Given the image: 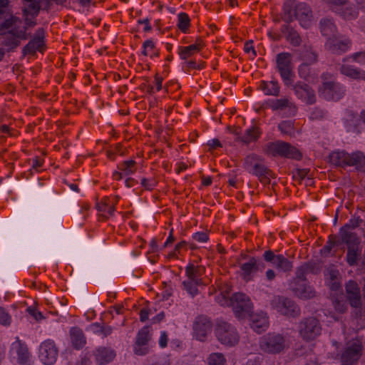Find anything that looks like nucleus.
Wrapping results in <instances>:
<instances>
[{
  "mask_svg": "<svg viewBox=\"0 0 365 365\" xmlns=\"http://www.w3.org/2000/svg\"><path fill=\"white\" fill-rule=\"evenodd\" d=\"M351 44V41L348 38H329L325 43V47L331 53L341 55L350 49Z\"/></svg>",
  "mask_w": 365,
  "mask_h": 365,
  "instance_id": "nucleus-18",
  "label": "nucleus"
},
{
  "mask_svg": "<svg viewBox=\"0 0 365 365\" xmlns=\"http://www.w3.org/2000/svg\"><path fill=\"white\" fill-rule=\"evenodd\" d=\"M141 185L147 190H152L155 186L156 182L154 180H148L146 178H143Z\"/></svg>",
  "mask_w": 365,
  "mask_h": 365,
  "instance_id": "nucleus-61",
  "label": "nucleus"
},
{
  "mask_svg": "<svg viewBox=\"0 0 365 365\" xmlns=\"http://www.w3.org/2000/svg\"><path fill=\"white\" fill-rule=\"evenodd\" d=\"M11 314L4 307H0V324L8 327L11 325Z\"/></svg>",
  "mask_w": 365,
  "mask_h": 365,
  "instance_id": "nucleus-47",
  "label": "nucleus"
},
{
  "mask_svg": "<svg viewBox=\"0 0 365 365\" xmlns=\"http://www.w3.org/2000/svg\"><path fill=\"white\" fill-rule=\"evenodd\" d=\"M150 340L148 327L141 329L136 336V344L138 346H145Z\"/></svg>",
  "mask_w": 365,
  "mask_h": 365,
  "instance_id": "nucleus-43",
  "label": "nucleus"
},
{
  "mask_svg": "<svg viewBox=\"0 0 365 365\" xmlns=\"http://www.w3.org/2000/svg\"><path fill=\"white\" fill-rule=\"evenodd\" d=\"M361 252H347V262L350 265L356 264Z\"/></svg>",
  "mask_w": 365,
  "mask_h": 365,
  "instance_id": "nucleus-56",
  "label": "nucleus"
},
{
  "mask_svg": "<svg viewBox=\"0 0 365 365\" xmlns=\"http://www.w3.org/2000/svg\"><path fill=\"white\" fill-rule=\"evenodd\" d=\"M336 27L332 20L323 19L320 21V31L324 36H331L335 33Z\"/></svg>",
  "mask_w": 365,
  "mask_h": 365,
  "instance_id": "nucleus-38",
  "label": "nucleus"
},
{
  "mask_svg": "<svg viewBox=\"0 0 365 365\" xmlns=\"http://www.w3.org/2000/svg\"><path fill=\"white\" fill-rule=\"evenodd\" d=\"M226 359L222 353H212L207 358V364L209 365H225Z\"/></svg>",
  "mask_w": 365,
  "mask_h": 365,
  "instance_id": "nucleus-42",
  "label": "nucleus"
},
{
  "mask_svg": "<svg viewBox=\"0 0 365 365\" xmlns=\"http://www.w3.org/2000/svg\"><path fill=\"white\" fill-rule=\"evenodd\" d=\"M320 96L327 101H339L346 93V88L341 83L335 81H327L322 83L319 89Z\"/></svg>",
  "mask_w": 365,
  "mask_h": 365,
  "instance_id": "nucleus-10",
  "label": "nucleus"
},
{
  "mask_svg": "<svg viewBox=\"0 0 365 365\" xmlns=\"http://www.w3.org/2000/svg\"><path fill=\"white\" fill-rule=\"evenodd\" d=\"M173 229H171L168 238L167 239L166 242H165L161 247H159L157 244L156 240L155 239H153L150 242V247L153 250H155V249L156 250H158V249L163 250V249L167 248L168 245L173 243L174 241V237L173 236Z\"/></svg>",
  "mask_w": 365,
  "mask_h": 365,
  "instance_id": "nucleus-49",
  "label": "nucleus"
},
{
  "mask_svg": "<svg viewBox=\"0 0 365 365\" xmlns=\"http://www.w3.org/2000/svg\"><path fill=\"white\" fill-rule=\"evenodd\" d=\"M194 240L199 242H204L208 240V236L205 232H196L192 235Z\"/></svg>",
  "mask_w": 365,
  "mask_h": 365,
  "instance_id": "nucleus-58",
  "label": "nucleus"
},
{
  "mask_svg": "<svg viewBox=\"0 0 365 365\" xmlns=\"http://www.w3.org/2000/svg\"><path fill=\"white\" fill-rule=\"evenodd\" d=\"M289 87H292L297 98L307 104H313L316 101L314 91L304 82L298 81L294 83L293 81L292 85Z\"/></svg>",
  "mask_w": 365,
  "mask_h": 365,
  "instance_id": "nucleus-15",
  "label": "nucleus"
},
{
  "mask_svg": "<svg viewBox=\"0 0 365 365\" xmlns=\"http://www.w3.org/2000/svg\"><path fill=\"white\" fill-rule=\"evenodd\" d=\"M304 63L312 64L317 61V54L312 49H307L302 55Z\"/></svg>",
  "mask_w": 365,
  "mask_h": 365,
  "instance_id": "nucleus-48",
  "label": "nucleus"
},
{
  "mask_svg": "<svg viewBox=\"0 0 365 365\" xmlns=\"http://www.w3.org/2000/svg\"><path fill=\"white\" fill-rule=\"evenodd\" d=\"M340 240L337 239V237L334 236L330 237L329 241L327 242V245L324 246L325 251H330L331 249L336 247L338 248V245H339Z\"/></svg>",
  "mask_w": 365,
  "mask_h": 365,
  "instance_id": "nucleus-52",
  "label": "nucleus"
},
{
  "mask_svg": "<svg viewBox=\"0 0 365 365\" xmlns=\"http://www.w3.org/2000/svg\"><path fill=\"white\" fill-rule=\"evenodd\" d=\"M327 6L334 12L337 11L339 9L349 2V0H322Z\"/></svg>",
  "mask_w": 365,
  "mask_h": 365,
  "instance_id": "nucleus-46",
  "label": "nucleus"
},
{
  "mask_svg": "<svg viewBox=\"0 0 365 365\" xmlns=\"http://www.w3.org/2000/svg\"><path fill=\"white\" fill-rule=\"evenodd\" d=\"M277 68L280 73L284 84L289 87L293 83L295 75L293 72L292 55L289 53L283 52L277 56Z\"/></svg>",
  "mask_w": 365,
  "mask_h": 365,
  "instance_id": "nucleus-8",
  "label": "nucleus"
},
{
  "mask_svg": "<svg viewBox=\"0 0 365 365\" xmlns=\"http://www.w3.org/2000/svg\"><path fill=\"white\" fill-rule=\"evenodd\" d=\"M346 297L349 304L352 307H360L361 303V296L360 288L358 284L354 280H349L345 286Z\"/></svg>",
  "mask_w": 365,
  "mask_h": 365,
  "instance_id": "nucleus-17",
  "label": "nucleus"
},
{
  "mask_svg": "<svg viewBox=\"0 0 365 365\" xmlns=\"http://www.w3.org/2000/svg\"><path fill=\"white\" fill-rule=\"evenodd\" d=\"M283 11L282 18L286 22H292L297 19L302 27L309 28L311 26L313 21L312 11L306 4L289 0L284 3Z\"/></svg>",
  "mask_w": 365,
  "mask_h": 365,
  "instance_id": "nucleus-1",
  "label": "nucleus"
},
{
  "mask_svg": "<svg viewBox=\"0 0 365 365\" xmlns=\"http://www.w3.org/2000/svg\"><path fill=\"white\" fill-rule=\"evenodd\" d=\"M309 65L307 63H302L299 66L298 71L300 77L307 78L309 73Z\"/></svg>",
  "mask_w": 365,
  "mask_h": 365,
  "instance_id": "nucleus-60",
  "label": "nucleus"
},
{
  "mask_svg": "<svg viewBox=\"0 0 365 365\" xmlns=\"http://www.w3.org/2000/svg\"><path fill=\"white\" fill-rule=\"evenodd\" d=\"M361 351V346L356 343H354L351 346H348L342 354V361L346 364H351L358 360Z\"/></svg>",
  "mask_w": 365,
  "mask_h": 365,
  "instance_id": "nucleus-28",
  "label": "nucleus"
},
{
  "mask_svg": "<svg viewBox=\"0 0 365 365\" xmlns=\"http://www.w3.org/2000/svg\"><path fill=\"white\" fill-rule=\"evenodd\" d=\"M217 301L222 306H231L235 316L238 318L250 315L252 310V303L248 296L244 293H235L231 297L221 294Z\"/></svg>",
  "mask_w": 365,
  "mask_h": 365,
  "instance_id": "nucleus-2",
  "label": "nucleus"
},
{
  "mask_svg": "<svg viewBox=\"0 0 365 365\" xmlns=\"http://www.w3.org/2000/svg\"><path fill=\"white\" fill-rule=\"evenodd\" d=\"M289 286L294 294L302 299H310L316 296L314 289L307 282L299 284L289 282Z\"/></svg>",
  "mask_w": 365,
  "mask_h": 365,
  "instance_id": "nucleus-19",
  "label": "nucleus"
},
{
  "mask_svg": "<svg viewBox=\"0 0 365 365\" xmlns=\"http://www.w3.org/2000/svg\"><path fill=\"white\" fill-rule=\"evenodd\" d=\"M135 354L137 355H145L148 353V348L145 347L144 346H138L136 344V346L135 347Z\"/></svg>",
  "mask_w": 365,
  "mask_h": 365,
  "instance_id": "nucleus-64",
  "label": "nucleus"
},
{
  "mask_svg": "<svg viewBox=\"0 0 365 365\" xmlns=\"http://www.w3.org/2000/svg\"><path fill=\"white\" fill-rule=\"evenodd\" d=\"M321 331L320 323L315 317L305 318L299 325V334L306 341L314 339L321 334Z\"/></svg>",
  "mask_w": 365,
  "mask_h": 365,
  "instance_id": "nucleus-11",
  "label": "nucleus"
},
{
  "mask_svg": "<svg viewBox=\"0 0 365 365\" xmlns=\"http://www.w3.org/2000/svg\"><path fill=\"white\" fill-rule=\"evenodd\" d=\"M349 153L344 150H336L329 155V161L336 166H345L348 160Z\"/></svg>",
  "mask_w": 365,
  "mask_h": 365,
  "instance_id": "nucleus-35",
  "label": "nucleus"
},
{
  "mask_svg": "<svg viewBox=\"0 0 365 365\" xmlns=\"http://www.w3.org/2000/svg\"><path fill=\"white\" fill-rule=\"evenodd\" d=\"M152 311L150 309H143L140 312V319L141 322H145L148 319V316L150 314H152Z\"/></svg>",
  "mask_w": 365,
  "mask_h": 365,
  "instance_id": "nucleus-62",
  "label": "nucleus"
},
{
  "mask_svg": "<svg viewBox=\"0 0 365 365\" xmlns=\"http://www.w3.org/2000/svg\"><path fill=\"white\" fill-rule=\"evenodd\" d=\"M212 322L207 316L199 315L193 322V334L199 341H204L211 333Z\"/></svg>",
  "mask_w": 365,
  "mask_h": 365,
  "instance_id": "nucleus-13",
  "label": "nucleus"
},
{
  "mask_svg": "<svg viewBox=\"0 0 365 365\" xmlns=\"http://www.w3.org/2000/svg\"><path fill=\"white\" fill-rule=\"evenodd\" d=\"M344 125L348 132L359 133L360 119L353 112L349 111L347 113L344 120Z\"/></svg>",
  "mask_w": 365,
  "mask_h": 365,
  "instance_id": "nucleus-33",
  "label": "nucleus"
},
{
  "mask_svg": "<svg viewBox=\"0 0 365 365\" xmlns=\"http://www.w3.org/2000/svg\"><path fill=\"white\" fill-rule=\"evenodd\" d=\"M326 112L320 108H314L311 113L310 118L312 119H321L324 117Z\"/></svg>",
  "mask_w": 365,
  "mask_h": 365,
  "instance_id": "nucleus-55",
  "label": "nucleus"
},
{
  "mask_svg": "<svg viewBox=\"0 0 365 365\" xmlns=\"http://www.w3.org/2000/svg\"><path fill=\"white\" fill-rule=\"evenodd\" d=\"M264 151L272 156L285 157L295 160H299L302 158L299 150L291 144L282 140L267 143L265 145Z\"/></svg>",
  "mask_w": 365,
  "mask_h": 365,
  "instance_id": "nucleus-6",
  "label": "nucleus"
},
{
  "mask_svg": "<svg viewBox=\"0 0 365 365\" xmlns=\"http://www.w3.org/2000/svg\"><path fill=\"white\" fill-rule=\"evenodd\" d=\"M262 131L256 125H252L246 129L242 135L237 138V140L248 145L252 142L257 141L261 136Z\"/></svg>",
  "mask_w": 365,
  "mask_h": 365,
  "instance_id": "nucleus-27",
  "label": "nucleus"
},
{
  "mask_svg": "<svg viewBox=\"0 0 365 365\" xmlns=\"http://www.w3.org/2000/svg\"><path fill=\"white\" fill-rule=\"evenodd\" d=\"M146 365H168L165 358L150 357L146 359Z\"/></svg>",
  "mask_w": 365,
  "mask_h": 365,
  "instance_id": "nucleus-51",
  "label": "nucleus"
},
{
  "mask_svg": "<svg viewBox=\"0 0 365 365\" xmlns=\"http://www.w3.org/2000/svg\"><path fill=\"white\" fill-rule=\"evenodd\" d=\"M270 107L273 110H288L289 115H294L297 111V108L294 104L287 98L274 99L270 101Z\"/></svg>",
  "mask_w": 365,
  "mask_h": 365,
  "instance_id": "nucleus-29",
  "label": "nucleus"
},
{
  "mask_svg": "<svg viewBox=\"0 0 365 365\" xmlns=\"http://www.w3.org/2000/svg\"><path fill=\"white\" fill-rule=\"evenodd\" d=\"M93 332L101 334L103 336H108L113 332V328L108 325H100L98 323L93 324L91 326Z\"/></svg>",
  "mask_w": 365,
  "mask_h": 365,
  "instance_id": "nucleus-44",
  "label": "nucleus"
},
{
  "mask_svg": "<svg viewBox=\"0 0 365 365\" xmlns=\"http://www.w3.org/2000/svg\"><path fill=\"white\" fill-rule=\"evenodd\" d=\"M309 172V170L307 168L297 169L294 173V177L302 180L307 176Z\"/></svg>",
  "mask_w": 365,
  "mask_h": 365,
  "instance_id": "nucleus-57",
  "label": "nucleus"
},
{
  "mask_svg": "<svg viewBox=\"0 0 365 365\" xmlns=\"http://www.w3.org/2000/svg\"><path fill=\"white\" fill-rule=\"evenodd\" d=\"M348 58H352L354 61L359 64H365V51L354 53Z\"/></svg>",
  "mask_w": 365,
  "mask_h": 365,
  "instance_id": "nucleus-53",
  "label": "nucleus"
},
{
  "mask_svg": "<svg viewBox=\"0 0 365 365\" xmlns=\"http://www.w3.org/2000/svg\"><path fill=\"white\" fill-rule=\"evenodd\" d=\"M26 30V27H24V29H12L9 30L6 35H3L4 36L3 44L9 47L8 51L13 50L19 45V39L27 38Z\"/></svg>",
  "mask_w": 365,
  "mask_h": 365,
  "instance_id": "nucleus-16",
  "label": "nucleus"
},
{
  "mask_svg": "<svg viewBox=\"0 0 365 365\" xmlns=\"http://www.w3.org/2000/svg\"><path fill=\"white\" fill-rule=\"evenodd\" d=\"M21 20L15 16H11L6 19L0 26V35H6L9 30L16 29L15 26L17 23H20Z\"/></svg>",
  "mask_w": 365,
  "mask_h": 365,
  "instance_id": "nucleus-39",
  "label": "nucleus"
},
{
  "mask_svg": "<svg viewBox=\"0 0 365 365\" xmlns=\"http://www.w3.org/2000/svg\"><path fill=\"white\" fill-rule=\"evenodd\" d=\"M326 283L333 291L341 289V277L339 270L334 265H330L324 270Z\"/></svg>",
  "mask_w": 365,
  "mask_h": 365,
  "instance_id": "nucleus-22",
  "label": "nucleus"
},
{
  "mask_svg": "<svg viewBox=\"0 0 365 365\" xmlns=\"http://www.w3.org/2000/svg\"><path fill=\"white\" fill-rule=\"evenodd\" d=\"M243 166L250 174L255 175L260 181L269 180L274 173L264 164V160L257 155L250 154L244 160Z\"/></svg>",
  "mask_w": 365,
  "mask_h": 365,
  "instance_id": "nucleus-3",
  "label": "nucleus"
},
{
  "mask_svg": "<svg viewBox=\"0 0 365 365\" xmlns=\"http://www.w3.org/2000/svg\"><path fill=\"white\" fill-rule=\"evenodd\" d=\"M43 46L42 42H39L38 38H33L31 40L23 49V56L28 53L34 54L36 50L41 51V48Z\"/></svg>",
  "mask_w": 365,
  "mask_h": 365,
  "instance_id": "nucleus-41",
  "label": "nucleus"
},
{
  "mask_svg": "<svg viewBox=\"0 0 365 365\" xmlns=\"http://www.w3.org/2000/svg\"><path fill=\"white\" fill-rule=\"evenodd\" d=\"M267 261L272 264L283 272H289L292 269V263L282 255H274V252H264Z\"/></svg>",
  "mask_w": 365,
  "mask_h": 365,
  "instance_id": "nucleus-25",
  "label": "nucleus"
},
{
  "mask_svg": "<svg viewBox=\"0 0 365 365\" xmlns=\"http://www.w3.org/2000/svg\"><path fill=\"white\" fill-rule=\"evenodd\" d=\"M202 47L203 44L200 38H197L195 43L184 46V59L198 53Z\"/></svg>",
  "mask_w": 365,
  "mask_h": 365,
  "instance_id": "nucleus-40",
  "label": "nucleus"
},
{
  "mask_svg": "<svg viewBox=\"0 0 365 365\" xmlns=\"http://www.w3.org/2000/svg\"><path fill=\"white\" fill-rule=\"evenodd\" d=\"M349 58H344L342 63L339 64L338 70L340 73L351 79L365 81V71L346 63Z\"/></svg>",
  "mask_w": 365,
  "mask_h": 365,
  "instance_id": "nucleus-20",
  "label": "nucleus"
},
{
  "mask_svg": "<svg viewBox=\"0 0 365 365\" xmlns=\"http://www.w3.org/2000/svg\"><path fill=\"white\" fill-rule=\"evenodd\" d=\"M271 307L280 314L295 318L300 315L301 310L296 302L284 296H274L271 301Z\"/></svg>",
  "mask_w": 365,
  "mask_h": 365,
  "instance_id": "nucleus-7",
  "label": "nucleus"
},
{
  "mask_svg": "<svg viewBox=\"0 0 365 365\" xmlns=\"http://www.w3.org/2000/svg\"><path fill=\"white\" fill-rule=\"evenodd\" d=\"M361 222L359 218H351L339 230V240L348 246V251H356L360 243V237L354 230L360 225Z\"/></svg>",
  "mask_w": 365,
  "mask_h": 365,
  "instance_id": "nucleus-5",
  "label": "nucleus"
},
{
  "mask_svg": "<svg viewBox=\"0 0 365 365\" xmlns=\"http://www.w3.org/2000/svg\"><path fill=\"white\" fill-rule=\"evenodd\" d=\"M40 1L41 0H32V1H29V5L28 6V8H24L23 9L24 14L25 16L29 14L37 16L40 10Z\"/></svg>",
  "mask_w": 365,
  "mask_h": 365,
  "instance_id": "nucleus-45",
  "label": "nucleus"
},
{
  "mask_svg": "<svg viewBox=\"0 0 365 365\" xmlns=\"http://www.w3.org/2000/svg\"><path fill=\"white\" fill-rule=\"evenodd\" d=\"M12 347L16 350L18 362L23 365H29L31 355L26 345L21 343L19 340L12 344Z\"/></svg>",
  "mask_w": 365,
  "mask_h": 365,
  "instance_id": "nucleus-30",
  "label": "nucleus"
},
{
  "mask_svg": "<svg viewBox=\"0 0 365 365\" xmlns=\"http://www.w3.org/2000/svg\"><path fill=\"white\" fill-rule=\"evenodd\" d=\"M262 264L260 259L255 257H250L247 261L240 263L242 278L246 281L250 280L252 274L263 267Z\"/></svg>",
  "mask_w": 365,
  "mask_h": 365,
  "instance_id": "nucleus-21",
  "label": "nucleus"
},
{
  "mask_svg": "<svg viewBox=\"0 0 365 365\" xmlns=\"http://www.w3.org/2000/svg\"><path fill=\"white\" fill-rule=\"evenodd\" d=\"M260 89L265 95L268 96H278L279 93V86L277 81H262L259 85Z\"/></svg>",
  "mask_w": 365,
  "mask_h": 365,
  "instance_id": "nucleus-36",
  "label": "nucleus"
},
{
  "mask_svg": "<svg viewBox=\"0 0 365 365\" xmlns=\"http://www.w3.org/2000/svg\"><path fill=\"white\" fill-rule=\"evenodd\" d=\"M282 32L285 35L287 40L293 46H297L301 42V38L299 34L289 25L282 26Z\"/></svg>",
  "mask_w": 365,
  "mask_h": 365,
  "instance_id": "nucleus-34",
  "label": "nucleus"
},
{
  "mask_svg": "<svg viewBox=\"0 0 365 365\" xmlns=\"http://www.w3.org/2000/svg\"><path fill=\"white\" fill-rule=\"evenodd\" d=\"M346 165L354 166L357 170L365 168V155L361 151L349 153Z\"/></svg>",
  "mask_w": 365,
  "mask_h": 365,
  "instance_id": "nucleus-31",
  "label": "nucleus"
},
{
  "mask_svg": "<svg viewBox=\"0 0 365 365\" xmlns=\"http://www.w3.org/2000/svg\"><path fill=\"white\" fill-rule=\"evenodd\" d=\"M278 128L282 133L291 135L293 132V123L290 120H284L279 124Z\"/></svg>",
  "mask_w": 365,
  "mask_h": 365,
  "instance_id": "nucleus-50",
  "label": "nucleus"
},
{
  "mask_svg": "<svg viewBox=\"0 0 365 365\" xmlns=\"http://www.w3.org/2000/svg\"><path fill=\"white\" fill-rule=\"evenodd\" d=\"M58 348L51 339L43 341L39 347V359L45 365H53L57 359Z\"/></svg>",
  "mask_w": 365,
  "mask_h": 365,
  "instance_id": "nucleus-14",
  "label": "nucleus"
},
{
  "mask_svg": "<svg viewBox=\"0 0 365 365\" xmlns=\"http://www.w3.org/2000/svg\"><path fill=\"white\" fill-rule=\"evenodd\" d=\"M202 269V267L197 265L195 266L193 264H190L186 267V275L190 282L187 283L184 282V288L192 297H194L198 293L197 286L200 283L201 279L200 277Z\"/></svg>",
  "mask_w": 365,
  "mask_h": 365,
  "instance_id": "nucleus-12",
  "label": "nucleus"
},
{
  "mask_svg": "<svg viewBox=\"0 0 365 365\" xmlns=\"http://www.w3.org/2000/svg\"><path fill=\"white\" fill-rule=\"evenodd\" d=\"M207 145L210 147V148H212V149H216L217 148L222 147L221 143L217 138L210 140L207 142Z\"/></svg>",
  "mask_w": 365,
  "mask_h": 365,
  "instance_id": "nucleus-63",
  "label": "nucleus"
},
{
  "mask_svg": "<svg viewBox=\"0 0 365 365\" xmlns=\"http://www.w3.org/2000/svg\"><path fill=\"white\" fill-rule=\"evenodd\" d=\"M335 13L346 21L354 20L359 15L357 9L352 5L347 6L345 8L341 6Z\"/></svg>",
  "mask_w": 365,
  "mask_h": 365,
  "instance_id": "nucleus-37",
  "label": "nucleus"
},
{
  "mask_svg": "<svg viewBox=\"0 0 365 365\" xmlns=\"http://www.w3.org/2000/svg\"><path fill=\"white\" fill-rule=\"evenodd\" d=\"M260 349L268 354H279L285 348L284 337L277 333H269L259 342Z\"/></svg>",
  "mask_w": 365,
  "mask_h": 365,
  "instance_id": "nucleus-9",
  "label": "nucleus"
},
{
  "mask_svg": "<svg viewBox=\"0 0 365 365\" xmlns=\"http://www.w3.org/2000/svg\"><path fill=\"white\" fill-rule=\"evenodd\" d=\"M135 162L134 160H127L124 161L122 164V166L120 168V170L125 172L126 175H130L133 173V170H132V167L135 165Z\"/></svg>",
  "mask_w": 365,
  "mask_h": 365,
  "instance_id": "nucleus-54",
  "label": "nucleus"
},
{
  "mask_svg": "<svg viewBox=\"0 0 365 365\" xmlns=\"http://www.w3.org/2000/svg\"><path fill=\"white\" fill-rule=\"evenodd\" d=\"M96 362L99 365H106L115 357V351L108 347L99 346L93 351Z\"/></svg>",
  "mask_w": 365,
  "mask_h": 365,
  "instance_id": "nucleus-23",
  "label": "nucleus"
},
{
  "mask_svg": "<svg viewBox=\"0 0 365 365\" xmlns=\"http://www.w3.org/2000/svg\"><path fill=\"white\" fill-rule=\"evenodd\" d=\"M319 269L317 267L315 263L308 262L305 263L301 267H298L296 271L295 277L290 282H295L296 284L307 282V275L309 273L317 274Z\"/></svg>",
  "mask_w": 365,
  "mask_h": 365,
  "instance_id": "nucleus-24",
  "label": "nucleus"
},
{
  "mask_svg": "<svg viewBox=\"0 0 365 365\" xmlns=\"http://www.w3.org/2000/svg\"><path fill=\"white\" fill-rule=\"evenodd\" d=\"M268 317L264 312L251 315L250 326L257 333H262L268 327Z\"/></svg>",
  "mask_w": 365,
  "mask_h": 365,
  "instance_id": "nucleus-26",
  "label": "nucleus"
},
{
  "mask_svg": "<svg viewBox=\"0 0 365 365\" xmlns=\"http://www.w3.org/2000/svg\"><path fill=\"white\" fill-rule=\"evenodd\" d=\"M215 334L217 340L225 346H234L240 340L236 327L232 324L218 319L215 327Z\"/></svg>",
  "mask_w": 365,
  "mask_h": 365,
  "instance_id": "nucleus-4",
  "label": "nucleus"
},
{
  "mask_svg": "<svg viewBox=\"0 0 365 365\" xmlns=\"http://www.w3.org/2000/svg\"><path fill=\"white\" fill-rule=\"evenodd\" d=\"M70 336L72 345L75 349H80L86 344V338L81 329L77 327L71 328Z\"/></svg>",
  "mask_w": 365,
  "mask_h": 365,
  "instance_id": "nucleus-32",
  "label": "nucleus"
},
{
  "mask_svg": "<svg viewBox=\"0 0 365 365\" xmlns=\"http://www.w3.org/2000/svg\"><path fill=\"white\" fill-rule=\"evenodd\" d=\"M26 310L36 321H39L43 319L41 312H38L36 309L30 307H28Z\"/></svg>",
  "mask_w": 365,
  "mask_h": 365,
  "instance_id": "nucleus-59",
  "label": "nucleus"
}]
</instances>
